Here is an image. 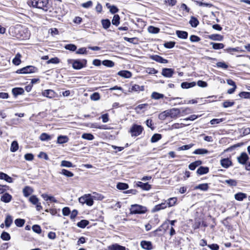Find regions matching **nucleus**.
<instances>
[{"mask_svg": "<svg viewBox=\"0 0 250 250\" xmlns=\"http://www.w3.org/2000/svg\"><path fill=\"white\" fill-rule=\"evenodd\" d=\"M30 3L34 7L47 11L49 8L48 0H30Z\"/></svg>", "mask_w": 250, "mask_h": 250, "instance_id": "f257e3e1", "label": "nucleus"}, {"mask_svg": "<svg viewBox=\"0 0 250 250\" xmlns=\"http://www.w3.org/2000/svg\"><path fill=\"white\" fill-rule=\"evenodd\" d=\"M53 16L57 17L59 19L62 17L66 13V11L63 8V5L60 0L58 1V3H56L53 9Z\"/></svg>", "mask_w": 250, "mask_h": 250, "instance_id": "f03ea898", "label": "nucleus"}, {"mask_svg": "<svg viewBox=\"0 0 250 250\" xmlns=\"http://www.w3.org/2000/svg\"><path fill=\"white\" fill-rule=\"evenodd\" d=\"M68 62L69 63H72L73 68L77 70L81 69L86 67L87 64V61L85 59L70 60Z\"/></svg>", "mask_w": 250, "mask_h": 250, "instance_id": "7ed1b4c3", "label": "nucleus"}, {"mask_svg": "<svg viewBox=\"0 0 250 250\" xmlns=\"http://www.w3.org/2000/svg\"><path fill=\"white\" fill-rule=\"evenodd\" d=\"M147 210L146 207L138 204L131 206L130 211L131 214H143Z\"/></svg>", "mask_w": 250, "mask_h": 250, "instance_id": "20e7f679", "label": "nucleus"}, {"mask_svg": "<svg viewBox=\"0 0 250 250\" xmlns=\"http://www.w3.org/2000/svg\"><path fill=\"white\" fill-rule=\"evenodd\" d=\"M143 130L144 128L141 125L134 124L130 128L129 132L132 137H136L140 135Z\"/></svg>", "mask_w": 250, "mask_h": 250, "instance_id": "39448f33", "label": "nucleus"}, {"mask_svg": "<svg viewBox=\"0 0 250 250\" xmlns=\"http://www.w3.org/2000/svg\"><path fill=\"white\" fill-rule=\"evenodd\" d=\"M38 69L32 65L27 66L17 70V72L20 74H28L35 73Z\"/></svg>", "mask_w": 250, "mask_h": 250, "instance_id": "423d86ee", "label": "nucleus"}, {"mask_svg": "<svg viewBox=\"0 0 250 250\" xmlns=\"http://www.w3.org/2000/svg\"><path fill=\"white\" fill-rule=\"evenodd\" d=\"M29 201L33 205L36 206L37 210L40 211L42 209V207L41 206V203L39 202V199L37 197L36 195H32L30 197Z\"/></svg>", "mask_w": 250, "mask_h": 250, "instance_id": "0eeeda50", "label": "nucleus"}, {"mask_svg": "<svg viewBox=\"0 0 250 250\" xmlns=\"http://www.w3.org/2000/svg\"><path fill=\"white\" fill-rule=\"evenodd\" d=\"M169 117L176 118L181 114V110L179 108H173L168 110Z\"/></svg>", "mask_w": 250, "mask_h": 250, "instance_id": "6e6552de", "label": "nucleus"}, {"mask_svg": "<svg viewBox=\"0 0 250 250\" xmlns=\"http://www.w3.org/2000/svg\"><path fill=\"white\" fill-rule=\"evenodd\" d=\"M174 73V69L172 68H163L162 75L167 78H171Z\"/></svg>", "mask_w": 250, "mask_h": 250, "instance_id": "1a4fd4ad", "label": "nucleus"}, {"mask_svg": "<svg viewBox=\"0 0 250 250\" xmlns=\"http://www.w3.org/2000/svg\"><path fill=\"white\" fill-rule=\"evenodd\" d=\"M150 58L151 60L161 63H167L168 62V61L167 60L164 59L162 57L157 55H151L150 56Z\"/></svg>", "mask_w": 250, "mask_h": 250, "instance_id": "9d476101", "label": "nucleus"}, {"mask_svg": "<svg viewBox=\"0 0 250 250\" xmlns=\"http://www.w3.org/2000/svg\"><path fill=\"white\" fill-rule=\"evenodd\" d=\"M141 247L146 250H151L153 249L152 243L150 241H142L140 243Z\"/></svg>", "mask_w": 250, "mask_h": 250, "instance_id": "9b49d317", "label": "nucleus"}, {"mask_svg": "<svg viewBox=\"0 0 250 250\" xmlns=\"http://www.w3.org/2000/svg\"><path fill=\"white\" fill-rule=\"evenodd\" d=\"M29 32H28L26 29H25L20 31V35L17 36V38H19L21 40H24L29 39Z\"/></svg>", "mask_w": 250, "mask_h": 250, "instance_id": "f8f14e48", "label": "nucleus"}, {"mask_svg": "<svg viewBox=\"0 0 250 250\" xmlns=\"http://www.w3.org/2000/svg\"><path fill=\"white\" fill-rule=\"evenodd\" d=\"M220 164L222 167L228 168L232 165V162L229 158H224L221 160Z\"/></svg>", "mask_w": 250, "mask_h": 250, "instance_id": "ddd939ff", "label": "nucleus"}, {"mask_svg": "<svg viewBox=\"0 0 250 250\" xmlns=\"http://www.w3.org/2000/svg\"><path fill=\"white\" fill-rule=\"evenodd\" d=\"M249 159V157L247 153H242L239 157H237L238 162L242 165L246 164V162Z\"/></svg>", "mask_w": 250, "mask_h": 250, "instance_id": "4468645a", "label": "nucleus"}, {"mask_svg": "<svg viewBox=\"0 0 250 250\" xmlns=\"http://www.w3.org/2000/svg\"><path fill=\"white\" fill-rule=\"evenodd\" d=\"M42 95L48 98H53L55 97L56 93L53 90L47 89L42 91Z\"/></svg>", "mask_w": 250, "mask_h": 250, "instance_id": "2eb2a0df", "label": "nucleus"}, {"mask_svg": "<svg viewBox=\"0 0 250 250\" xmlns=\"http://www.w3.org/2000/svg\"><path fill=\"white\" fill-rule=\"evenodd\" d=\"M167 207V204L166 202L162 203L161 204L157 205L154 207L152 209V212H155L158 211L161 209L166 208Z\"/></svg>", "mask_w": 250, "mask_h": 250, "instance_id": "dca6fc26", "label": "nucleus"}, {"mask_svg": "<svg viewBox=\"0 0 250 250\" xmlns=\"http://www.w3.org/2000/svg\"><path fill=\"white\" fill-rule=\"evenodd\" d=\"M136 185L137 187L146 190H148L151 188V185L148 184L147 183H144L142 182H137Z\"/></svg>", "mask_w": 250, "mask_h": 250, "instance_id": "f3484780", "label": "nucleus"}, {"mask_svg": "<svg viewBox=\"0 0 250 250\" xmlns=\"http://www.w3.org/2000/svg\"><path fill=\"white\" fill-rule=\"evenodd\" d=\"M145 90V87L143 85L140 86L138 84H134L132 86L131 89L129 90V92H140L143 91Z\"/></svg>", "mask_w": 250, "mask_h": 250, "instance_id": "a211bd4d", "label": "nucleus"}, {"mask_svg": "<svg viewBox=\"0 0 250 250\" xmlns=\"http://www.w3.org/2000/svg\"><path fill=\"white\" fill-rule=\"evenodd\" d=\"M118 75L125 78H129L131 77V73L127 70H122L118 72Z\"/></svg>", "mask_w": 250, "mask_h": 250, "instance_id": "6ab92c4d", "label": "nucleus"}, {"mask_svg": "<svg viewBox=\"0 0 250 250\" xmlns=\"http://www.w3.org/2000/svg\"><path fill=\"white\" fill-rule=\"evenodd\" d=\"M12 92L15 96L22 95L24 93V89L21 87H15L12 89Z\"/></svg>", "mask_w": 250, "mask_h": 250, "instance_id": "aec40b11", "label": "nucleus"}, {"mask_svg": "<svg viewBox=\"0 0 250 250\" xmlns=\"http://www.w3.org/2000/svg\"><path fill=\"white\" fill-rule=\"evenodd\" d=\"M12 198V197L10 194L5 193L1 196L0 200L1 201L7 203L10 202Z\"/></svg>", "mask_w": 250, "mask_h": 250, "instance_id": "412c9836", "label": "nucleus"}, {"mask_svg": "<svg viewBox=\"0 0 250 250\" xmlns=\"http://www.w3.org/2000/svg\"><path fill=\"white\" fill-rule=\"evenodd\" d=\"M176 34L178 38L182 39H186L188 36V33L186 31L177 30Z\"/></svg>", "mask_w": 250, "mask_h": 250, "instance_id": "4be33fe9", "label": "nucleus"}, {"mask_svg": "<svg viewBox=\"0 0 250 250\" xmlns=\"http://www.w3.org/2000/svg\"><path fill=\"white\" fill-rule=\"evenodd\" d=\"M23 195L27 197L29 196L33 192V189L32 188L29 186H26L22 190Z\"/></svg>", "mask_w": 250, "mask_h": 250, "instance_id": "5701e85b", "label": "nucleus"}, {"mask_svg": "<svg viewBox=\"0 0 250 250\" xmlns=\"http://www.w3.org/2000/svg\"><path fill=\"white\" fill-rule=\"evenodd\" d=\"M196 85V83L194 82L188 83V82H183L181 83V86L183 89H188L190 87H194Z\"/></svg>", "mask_w": 250, "mask_h": 250, "instance_id": "b1692460", "label": "nucleus"}, {"mask_svg": "<svg viewBox=\"0 0 250 250\" xmlns=\"http://www.w3.org/2000/svg\"><path fill=\"white\" fill-rule=\"evenodd\" d=\"M85 204L88 206H91L93 205V198L90 194H85Z\"/></svg>", "mask_w": 250, "mask_h": 250, "instance_id": "393cba45", "label": "nucleus"}, {"mask_svg": "<svg viewBox=\"0 0 250 250\" xmlns=\"http://www.w3.org/2000/svg\"><path fill=\"white\" fill-rule=\"evenodd\" d=\"M68 138L67 136L60 135L58 137L57 143L62 144L67 143L68 141Z\"/></svg>", "mask_w": 250, "mask_h": 250, "instance_id": "a878e982", "label": "nucleus"}, {"mask_svg": "<svg viewBox=\"0 0 250 250\" xmlns=\"http://www.w3.org/2000/svg\"><path fill=\"white\" fill-rule=\"evenodd\" d=\"M177 201V199L176 197H172L169 198L167 201L166 204H167V206L168 207H171L174 206Z\"/></svg>", "mask_w": 250, "mask_h": 250, "instance_id": "bb28decb", "label": "nucleus"}, {"mask_svg": "<svg viewBox=\"0 0 250 250\" xmlns=\"http://www.w3.org/2000/svg\"><path fill=\"white\" fill-rule=\"evenodd\" d=\"M209 169L208 167H200L198 168L197 173L199 175H203L208 173Z\"/></svg>", "mask_w": 250, "mask_h": 250, "instance_id": "cd10ccee", "label": "nucleus"}, {"mask_svg": "<svg viewBox=\"0 0 250 250\" xmlns=\"http://www.w3.org/2000/svg\"><path fill=\"white\" fill-rule=\"evenodd\" d=\"M195 189H200L203 191H207L208 189V184L207 183L199 184L194 188Z\"/></svg>", "mask_w": 250, "mask_h": 250, "instance_id": "c85d7f7f", "label": "nucleus"}, {"mask_svg": "<svg viewBox=\"0 0 250 250\" xmlns=\"http://www.w3.org/2000/svg\"><path fill=\"white\" fill-rule=\"evenodd\" d=\"M208 153V151L205 148H198L194 151L193 152L194 154H207Z\"/></svg>", "mask_w": 250, "mask_h": 250, "instance_id": "c756f323", "label": "nucleus"}, {"mask_svg": "<svg viewBox=\"0 0 250 250\" xmlns=\"http://www.w3.org/2000/svg\"><path fill=\"white\" fill-rule=\"evenodd\" d=\"M101 23L103 27L105 29H108L111 25L110 21L108 19L102 20L101 21Z\"/></svg>", "mask_w": 250, "mask_h": 250, "instance_id": "7c9ffc66", "label": "nucleus"}, {"mask_svg": "<svg viewBox=\"0 0 250 250\" xmlns=\"http://www.w3.org/2000/svg\"><path fill=\"white\" fill-rule=\"evenodd\" d=\"M21 54L20 53H17L12 61L13 63L16 65H19L21 62Z\"/></svg>", "mask_w": 250, "mask_h": 250, "instance_id": "2f4dec72", "label": "nucleus"}, {"mask_svg": "<svg viewBox=\"0 0 250 250\" xmlns=\"http://www.w3.org/2000/svg\"><path fill=\"white\" fill-rule=\"evenodd\" d=\"M209 38L214 41H221L223 39V37L219 34H212L209 36Z\"/></svg>", "mask_w": 250, "mask_h": 250, "instance_id": "473e14b6", "label": "nucleus"}, {"mask_svg": "<svg viewBox=\"0 0 250 250\" xmlns=\"http://www.w3.org/2000/svg\"><path fill=\"white\" fill-rule=\"evenodd\" d=\"M13 222V219L12 216L10 215H7L5 219V225L7 228H9Z\"/></svg>", "mask_w": 250, "mask_h": 250, "instance_id": "72a5a7b5", "label": "nucleus"}, {"mask_svg": "<svg viewBox=\"0 0 250 250\" xmlns=\"http://www.w3.org/2000/svg\"><path fill=\"white\" fill-rule=\"evenodd\" d=\"M210 44L212 45V48L215 50L222 49L224 47V44L222 43H215L211 42H210Z\"/></svg>", "mask_w": 250, "mask_h": 250, "instance_id": "f704fd0d", "label": "nucleus"}, {"mask_svg": "<svg viewBox=\"0 0 250 250\" xmlns=\"http://www.w3.org/2000/svg\"><path fill=\"white\" fill-rule=\"evenodd\" d=\"M235 199L238 201H242L244 199L247 197L245 193L239 192L236 194L234 196Z\"/></svg>", "mask_w": 250, "mask_h": 250, "instance_id": "c9c22d12", "label": "nucleus"}, {"mask_svg": "<svg viewBox=\"0 0 250 250\" xmlns=\"http://www.w3.org/2000/svg\"><path fill=\"white\" fill-rule=\"evenodd\" d=\"M106 6L109 9L110 12L112 14H115L118 12L119 9L114 5H110L108 3L106 4Z\"/></svg>", "mask_w": 250, "mask_h": 250, "instance_id": "e433bc0d", "label": "nucleus"}, {"mask_svg": "<svg viewBox=\"0 0 250 250\" xmlns=\"http://www.w3.org/2000/svg\"><path fill=\"white\" fill-rule=\"evenodd\" d=\"M51 138L52 137L51 136L45 133H42L40 136V139L42 141H49L50 140Z\"/></svg>", "mask_w": 250, "mask_h": 250, "instance_id": "4c0bfd02", "label": "nucleus"}, {"mask_svg": "<svg viewBox=\"0 0 250 250\" xmlns=\"http://www.w3.org/2000/svg\"><path fill=\"white\" fill-rule=\"evenodd\" d=\"M189 23L192 27H196L199 24V21L196 18L192 17L189 21Z\"/></svg>", "mask_w": 250, "mask_h": 250, "instance_id": "58836bf2", "label": "nucleus"}, {"mask_svg": "<svg viewBox=\"0 0 250 250\" xmlns=\"http://www.w3.org/2000/svg\"><path fill=\"white\" fill-rule=\"evenodd\" d=\"M169 117V113H168V110H166L162 112L159 115V119L162 120L166 119L167 117Z\"/></svg>", "mask_w": 250, "mask_h": 250, "instance_id": "ea45409f", "label": "nucleus"}, {"mask_svg": "<svg viewBox=\"0 0 250 250\" xmlns=\"http://www.w3.org/2000/svg\"><path fill=\"white\" fill-rule=\"evenodd\" d=\"M164 97V95L162 94L153 92L151 94V98L155 100H159Z\"/></svg>", "mask_w": 250, "mask_h": 250, "instance_id": "a19ab883", "label": "nucleus"}, {"mask_svg": "<svg viewBox=\"0 0 250 250\" xmlns=\"http://www.w3.org/2000/svg\"><path fill=\"white\" fill-rule=\"evenodd\" d=\"M120 18L118 15H115L112 20V23L116 26H118L120 24Z\"/></svg>", "mask_w": 250, "mask_h": 250, "instance_id": "79ce46f5", "label": "nucleus"}, {"mask_svg": "<svg viewBox=\"0 0 250 250\" xmlns=\"http://www.w3.org/2000/svg\"><path fill=\"white\" fill-rule=\"evenodd\" d=\"M124 39L125 41L134 44H137L138 43V40L137 38H129L127 37H124Z\"/></svg>", "mask_w": 250, "mask_h": 250, "instance_id": "37998d69", "label": "nucleus"}, {"mask_svg": "<svg viewBox=\"0 0 250 250\" xmlns=\"http://www.w3.org/2000/svg\"><path fill=\"white\" fill-rule=\"evenodd\" d=\"M19 148V145L17 141H14L12 142L10 147V150L12 152L16 151Z\"/></svg>", "mask_w": 250, "mask_h": 250, "instance_id": "c03bdc74", "label": "nucleus"}, {"mask_svg": "<svg viewBox=\"0 0 250 250\" xmlns=\"http://www.w3.org/2000/svg\"><path fill=\"white\" fill-rule=\"evenodd\" d=\"M60 173L67 177H72L74 176V174L72 172L65 169H62Z\"/></svg>", "mask_w": 250, "mask_h": 250, "instance_id": "a18cd8bd", "label": "nucleus"}, {"mask_svg": "<svg viewBox=\"0 0 250 250\" xmlns=\"http://www.w3.org/2000/svg\"><path fill=\"white\" fill-rule=\"evenodd\" d=\"M61 166L66 167H73V164L71 162L65 160H63L61 162Z\"/></svg>", "mask_w": 250, "mask_h": 250, "instance_id": "49530a36", "label": "nucleus"}, {"mask_svg": "<svg viewBox=\"0 0 250 250\" xmlns=\"http://www.w3.org/2000/svg\"><path fill=\"white\" fill-rule=\"evenodd\" d=\"M88 223L89 222L88 221L86 220H82L77 223V226L81 228H84Z\"/></svg>", "mask_w": 250, "mask_h": 250, "instance_id": "de8ad7c7", "label": "nucleus"}, {"mask_svg": "<svg viewBox=\"0 0 250 250\" xmlns=\"http://www.w3.org/2000/svg\"><path fill=\"white\" fill-rule=\"evenodd\" d=\"M102 64L106 66L109 67H112L114 65V63L113 62L110 60H104L102 62Z\"/></svg>", "mask_w": 250, "mask_h": 250, "instance_id": "09e8293b", "label": "nucleus"}, {"mask_svg": "<svg viewBox=\"0 0 250 250\" xmlns=\"http://www.w3.org/2000/svg\"><path fill=\"white\" fill-rule=\"evenodd\" d=\"M160 31V29L157 28V27H154L153 26H149L148 27V32L150 33H153V34H156V33H158Z\"/></svg>", "mask_w": 250, "mask_h": 250, "instance_id": "8fccbe9b", "label": "nucleus"}, {"mask_svg": "<svg viewBox=\"0 0 250 250\" xmlns=\"http://www.w3.org/2000/svg\"><path fill=\"white\" fill-rule=\"evenodd\" d=\"M24 223L25 220L22 219H17L15 220V224L18 227H22Z\"/></svg>", "mask_w": 250, "mask_h": 250, "instance_id": "3c124183", "label": "nucleus"}, {"mask_svg": "<svg viewBox=\"0 0 250 250\" xmlns=\"http://www.w3.org/2000/svg\"><path fill=\"white\" fill-rule=\"evenodd\" d=\"M117 188L120 190H124L128 188V186L125 183H119L117 185Z\"/></svg>", "mask_w": 250, "mask_h": 250, "instance_id": "603ef678", "label": "nucleus"}, {"mask_svg": "<svg viewBox=\"0 0 250 250\" xmlns=\"http://www.w3.org/2000/svg\"><path fill=\"white\" fill-rule=\"evenodd\" d=\"M162 138V136L160 134H155L152 136L151 138V141L152 143H155L160 140Z\"/></svg>", "mask_w": 250, "mask_h": 250, "instance_id": "864d4df0", "label": "nucleus"}, {"mask_svg": "<svg viewBox=\"0 0 250 250\" xmlns=\"http://www.w3.org/2000/svg\"><path fill=\"white\" fill-rule=\"evenodd\" d=\"M110 250H125V248L123 246L115 244L110 247Z\"/></svg>", "mask_w": 250, "mask_h": 250, "instance_id": "5fc2aeb1", "label": "nucleus"}, {"mask_svg": "<svg viewBox=\"0 0 250 250\" xmlns=\"http://www.w3.org/2000/svg\"><path fill=\"white\" fill-rule=\"evenodd\" d=\"M0 238L3 240L8 241L10 239V236L8 233L4 231L1 233Z\"/></svg>", "mask_w": 250, "mask_h": 250, "instance_id": "6e6d98bb", "label": "nucleus"}, {"mask_svg": "<svg viewBox=\"0 0 250 250\" xmlns=\"http://www.w3.org/2000/svg\"><path fill=\"white\" fill-rule=\"evenodd\" d=\"M82 138L88 140H92L94 139V136L90 133H84L82 135Z\"/></svg>", "mask_w": 250, "mask_h": 250, "instance_id": "4d7b16f0", "label": "nucleus"}, {"mask_svg": "<svg viewBox=\"0 0 250 250\" xmlns=\"http://www.w3.org/2000/svg\"><path fill=\"white\" fill-rule=\"evenodd\" d=\"M65 48L72 51H74L77 49V46L73 44H68L65 46Z\"/></svg>", "mask_w": 250, "mask_h": 250, "instance_id": "13d9d810", "label": "nucleus"}, {"mask_svg": "<svg viewBox=\"0 0 250 250\" xmlns=\"http://www.w3.org/2000/svg\"><path fill=\"white\" fill-rule=\"evenodd\" d=\"M193 146H194V144H190L189 145H184V146H182L181 147H179L178 148V150H179V151H180V150H188V149H189L190 148H191Z\"/></svg>", "mask_w": 250, "mask_h": 250, "instance_id": "bf43d9fd", "label": "nucleus"}, {"mask_svg": "<svg viewBox=\"0 0 250 250\" xmlns=\"http://www.w3.org/2000/svg\"><path fill=\"white\" fill-rule=\"evenodd\" d=\"M100 96L99 93L95 92L90 96V99L92 101H98L100 99Z\"/></svg>", "mask_w": 250, "mask_h": 250, "instance_id": "052dcab7", "label": "nucleus"}, {"mask_svg": "<svg viewBox=\"0 0 250 250\" xmlns=\"http://www.w3.org/2000/svg\"><path fill=\"white\" fill-rule=\"evenodd\" d=\"M241 98L245 99H250V93L248 92H241L239 94Z\"/></svg>", "mask_w": 250, "mask_h": 250, "instance_id": "680f3d73", "label": "nucleus"}, {"mask_svg": "<svg viewBox=\"0 0 250 250\" xmlns=\"http://www.w3.org/2000/svg\"><path fill=\"white\" fill-rule=\"evenodd\" d=\"M93 5V2L91 0H89L86 2L83 3L81 4V6L84 8H89L91 7Z\"/></svg>", "mask_w": 250, "mask_h": 250, "instance_id": "e2e57ef3", "label": "nucleus"}, {"mask_svg": "<svg viewBox=\"0 0 250 250\" xmlns=\"http://www.w3.org/2000/svg\"><path fill=\"white\" fill-rule=\"evenodd\" d=\"M32 229L34 232H35L38 234L41 233V231H42V229H41L40 226L38 225H33L32 226Z\"/></svg>", "mask_w": 250, "mask_h": 250, "instance_id": "0e129e2a", "label": "nucleus"}, {"mask_svg": "<svg viewBox=\"0 0 250 250\" xmlns=\"http://www.w3.org/2000/svg\"><path fill=\"white\" fill-rule=\"evenodd\" d=\"M76 53L77 54H86L87 52L85 47H82L78 49Z\"/></svg>", "mask_w": 250, "mask_h": 250, "instance_id": "69168bd1", "label": "nucleus"}, {"mask_svg": "<svg viewBox=\"0 0 250 250\" xmlns=\"http://www.w3.org/2000/svg\"><path fill=\"white\" fill-rule=\"evenodd\" d=\"M146 72L149 74H153L157 73L158 71L154 68H147Z\"/></svg>", "mask_w": 250, "mask_h": 250, "instance_id": "338daca9", "label": "nucleus"}, {"mask_svg": "<svg viewBox=\"0 0 250 250\" xmlns=\"http://www.w3.org/2000/svg\"><path fill=\"white\" fill-rule=\"evenodd\" d=\"M225 183L231 186H235L237 185V182L233 179L226 180Z\"/></svg>", "mask_w": 250, "mask_h": 250, "instance_id": "774afa93", "label": "nucleus"}]
</instances>
